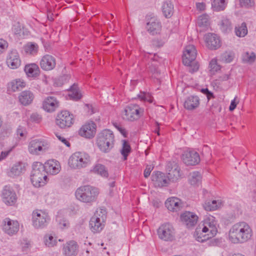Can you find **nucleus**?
<instances>
[{
    "instance_id": "obj_1",
    "label": "nucleus",
    "mask_w": 256,
    "mask_h": 256,
    "mask_svg": "<svg viewBox=\"0 0 256 256\" xmlns=\"http://www.w3.org/2000/svg\"><path fill=\"white\" fill-rule=\"evenodd\" d=\"M252 231L246 222H237L232 226L229 232V238L234 244L243 243L250 238Z\"/></svg>"
},
{
    "instance_id": "obj_2",
    "label": "nucleus",
    "mask_w": 256,
    "mask_h": 256,
    "mask_svg": "<svg viewBox=\"0 0 256 256\" xmlns=\"http://www.w3.org/2000/svg\"><path fill=\"white\" fill-rule=\"evenodd\" d=\"M98 194L99 191L98 188L88 185L79 187L75 192L76 198L81 202L86 204L94 202Z\"/></svg>"
},
{
    "instance_id": "obj_3",
    "label": "nucleus",
    "mask_w": 256,
    "mask_h": 256,
    "mask_svg": "<svg viewBox=\"0 0 256 256\" xmlns=\"http://www.w3.org/2000/svg\"><path fill=\"white\" fill-rule=\"evenodd\" d=\"M196 50L194 45L186 46L183 51L182 63L188 67V71L191 73L198 71L199 68V64L196 60Z\"/></svg>"
},
{
    "instance_id": "obj_4",
    "label": "nucleus",
    "mask_w": 256,
    "mask_h": 256,
    "mask_svg": "<svg viewBox=\"0 0 256 256\" xmlns=\"http://www.w3.org/2000/svg\"><path fill=\"white\" fill-rule=\"evenodd\" d=\"M30 180L34 187L44 186L47 182V176L44 164L40 162H35L32 164Z\"/></svg>"
},
{
    "instance_id": "obj_5",
    "label": "nucleus",
    "mask_w": 256,
    "mask_h": 256,
    "mask_svg": "<svg viewBox=\"0 0 256 256\" xmlns=\"http://www.w3.org/2000/svg\"><path fill=\"white\" fill-rule=\"evenodd\" d=\"M91 162L88 154L82 152H76L68 160V165L72 169L80 170L86 167Z\"/></svg>"
},
{
    "instance_id": "obj_6",
    "label": "nucleus",
    "mask_w": 256,
    "mask_h": 256,
    "mask_svg": "<svg viewBox=\"0 0 256 256\" xmlns=\"http://www.w3.org/2000/svg\"><path fill=\"white\" fill-rule=\"evenodd\" d=\"M96 143L101 151L104 152H108L114 146V134L108 130H102L98 136Z\"/></svg>"
},
{
    "instance_id": "obj_7",
    "label": "nucleus",
    "mask_w": 256,
    "mask_h": 256,
    "mask_svg": "<svg viewBox=\"0 0 256 256\" xmlns=\"http://www.w3.org/2000/svg\"><path fill=\"white\" fill-rule=\"evenodd\" d=\"M106 216V210L102 209L98 210L90 221V227L94 232H99L104 228Z\"/></svg>"
},
{
    "instance_id": "obj_8",
    "label": "nucleus",
    "mask_w": 256,
    "mask_h": 256,
    "mask_svg": "<svg viewBox=\"0 0 256 256\" xmlns=\"http://www.w3.org/2000/svg\"><path fill=\"white\" fill-rule=\"evenodd\" d=\"M144 112V108H140L139 106L130 104L126 107L122 113V116L125 120L134 122L140 118Z\"/></svg>"
},
{
    "instance_id": "obj_9",
    "label": "nucleus",
    "mask_w": 256,
    "mask_h": 256,
    "mask_svg": "<svg viewBox=\"0 0 256 256\" xmlns=\"http://www.w3.org/2000/svg\"><path fill=\"white\" fill-rule=\"evenodd\" d=\"M48 148L49 144L46 141L35 139L30 142L28 149L31 154L39 155L45 152Z\"/></svg>"
},
{
    "instance_id": "obj_10",
    "label": "nucleus",
    "mask_w": 256,
    "mask_h": 256,
    "mask_svg": "<svg viewBox=\"0 0 256 256\" xmlns=\"http://www.w3.org/2000/svg\"><path fill=\"white\" fill-rule=\"evenodd\" d=\"M49 220L48 214L41 210H36L32 212V226L36 228H44L48 224Z\"/></svg>"
},
{
    "instance_id": "obj_11",
    "label": "nucleus",
    "mask_w": 256,
    "mask_h": 256,
    "mask_svg": "<svg viewBox=\"0 0 256 256\" xmlns=\"http://www.w3.org/2000/svg\"><path fill=\"white\" fill-rule=\"evenodd\" d=\"M1 227L4 234L9 236H13L18 232L20 224L18 220L6 218L2 220Z\"/></svg>"
},
{
    "instance_id": "obj_12",
    "label": "nucleus",
    "mask_w": 256,
    "mask_h": 256,
    "mask_svg": "<svg viewBox=\"0 0 256 256\" xmlns=\"http://www.w3.org/2000/svg\"><path fill=\"white\" fill-rule=\"evenodd\" d=\"M74 122L73 115L67 110H62L57 114L56 122L61 128L70 127Z\"/></svg>"
},
{
    "instance_id": "obj_13",
    "label": "nucleus",
    "mask_w": 256,
    "mask_h": 256,
    "mask_svg": "<svg viewBox=\"0 0 256 256\" xmlns=\"http://www.w3.org/2000/svg\"><path fill=\"white\" fill-rule=\"evenodd\" d=\"M158 238L165 241H172L174 238V228L173 226L166 223L162 224L157 230Z\"/></svg>"
},
{
    "instance_id": "obj_14",
    "label": "nucleus",
    "mask_w": 256,
    "mask_h": 256,
    "mask_svg": "<svg viewBox=\"0 0 256 256\" xmlns=\"http://www.w3.org/2000/svg\"><path fill=\"white\" fill-rule=\"evenodd\" d=\"M202 225V229L206 230L210 235V236L214 237L218 232L216 225L217 222L214 216L209 215L204 218V220L199 224Z\"/></svg>"
},
{
    "instance_id": "obj_15",
    "label": "nucleus",
    "mask_w": 256,
    "mask_h": 256,
    "mask_svg": "<svg viewBox=\"0 0 256 256\" xmlns=\"http://www.w3.org/2000/svg\"><path fill=\"white\" fill-rule=\"evenodd\" d=\"M60 106V102L54 96H48L44 98L42 102V109L48 112H55Z\"/></svg>"
},
{
    "instance_id": "obj_16",
    "label": "nucleus",
    "mask_w": 256,
    "mask_h": 256,
    "mask_svg": "<svg viewBox=\"0 0 256 256\" xmlns=\"http://www.w3.org/2000/svg\"><path fill=\"white\" fill-rule=\"evenodd\" d=\"M180 218L186 228H193L196 224L198 217L194 212L186 211L180 214Z\"/></svg>"
},
{
    "instance_id": "obj_17",
    "label": "nucleus",
    "mask_w": 256,
    "mask_h": 256,
    "mask_svg": "<svg viewBox=\"0 0 256 256\" xmlns=\"http://www.w3.org/2000/svg\"><path fill=\"white\" fill-rule=\"evenodd\" d=\"M182 160L187 166H194L200 162L198 154L194 151L184 152L182 155Z\"/></svg>"
},
{
    "instance_id": "obj_18",
    "label": "nucleus",
    "mask_w": 256,
    "mask_h": 256,
    "mask_svg": "<svg viewBox=\"0 0 256 256\" xmlns=\"http://www.w3.org/2000/svg\"><path fill=\"white\" fill-rule=\"evenodd\" d=\"M2 198L4 202L6 205L13 206L17 200V196L12 188L6 186L2 190Z\"/></svg>"
},
{
    "instance_id": "obj_19",
    "label": "nucleus",
    "mask_w": 256,
    "mask_h": 256,
    "mask_svg": "<svg viewBox=\"0 0 256 256\" xmlns=\"http://www.w3.org/2000/svg\"><path fill=\"white\" fill-rule=\"evenodd\" d=\"M162 28L160 22L154 17H152L148 20L146 26L148 32L153 36L160 34Z\"/></svg>"
},
{
    "instance_id": "obj_20",
    "label": "nucleus",
    "mask_w": 256,
    "mask_h": 256,
    "mask_svg": "<svg viewBox=\"0 0 256 256\" xmlns=\"http://www.w3.org/2000/svg\"><path fill=\"white\" fill-rule=\"evenodd\" d=\"M96 125L93 122H88L83 125L78 131L79 134L86 138H93L96 133Z\"/></svg>"
},
{
    "instance_id": "obj_21",
    "label": "nucleus",
    "mask_w": 256,
    "mask_h": 256,
    "mask_svg": "<svg viewBox=\"0 0 256 256\" xmlns=\"http://www.w3.org/2000/svg\"><path fill=\"white\" fill-rule=\"evenodd\" d=\"M6 62L11 69H16L20 66L21 60L16 50H12L8 54Z\"/></svg>"
},
{
    "instance_id": "obj_22",
    "label": "nucleus",
    "mask_w": 256,
    "mask_h": 256,
    "mask_svg": "<svg viewBox=\"0 0 256 256\" xmlns=\"http://www.w3.org/2000/svg\"><path fill=\"white\" fill-rule=\"evenodd\" d=\"M44 166L46 173L52 175L57 174L60 172L61 170L60 162L54 160H48Z\"/></svg>"
},
{
    "instance_id": "obj_23",
    "label": "nucleus",
    "mask_w": 256,
    "mask_h": 256,
    "mask_svg": "<svg viewBox=\"0 0 256 256\" xmlns=\"http://www.w3.org/2000/svg\"><path fill=\"white\" fill-rule=\"evenodd\" d=\"M56 65V61L55 58L50 54L44 56L40 61L41 68L45 70H50L54 69Z\"/></svg>"
},
{
    "instance_id": "obj_24",
    "label": "nucleus",
    "mask_w": 256,
    "mask_h": 256,
    "mask_svg": "<svg viewBox=\"0 0 256 256\" xmlns=\"http://www.w3.org/2000/svg\"><path fill=\"white\" fill-rule=\"evenodd\" d=\"M78 252V246L74 240H70L64 244L62 252L64 256H76Z\"/></svg>"
},
{
    "instance_id": "obj_25",
    "label": "nucleus",
    "mask_w": 256,
    "mask_h": 256,
    "mask_svg": "<svg viewBox=\"0 0 256 256\" xmlns=\"http://www.w3.org/2000/svg\"><path fill=\"white\" fill-rule=\"evenodd\" d=\"M152 180L154 186L159 188L166 186L168 182L164 174L160 172H154L152 176Z\"/></svg>"
},
{
    "instance_id": "obj_26",
    "label": "nucleus",
    "mask_w": 256,
    "mask_h": 256,
    "mask_svg": "<svg viewBox=\"0 0 256 256\" xmlns=\"http://www.w3.org/2000/svg\"><path fill=\"white\" fill-rule=\"evenodd\" d=\"M205 40L208 48L211 50H216L220 46L219 37L214 34H208L205 36Z\"/></svg>"
},
{
    "instance_id": "obj_27",
    "label": "nucleus",
    "mask_w": 256,
    "mask_h": 256,
    "mask_svg": "<svg viewBox=\"0 0 256 256\" xmlns=\"http://www.w3.org/2000/svg\"><path fill=\"white\" fill-rule=\"evenodd\" d=\"M202 229V225L198 224L194 233V238L198 242H203L212 238L210 236V234L206 230L204 231Z\"/></svg>"
},
{
    "instance_id": "obj_28",
    "label": "nucleus",
    "mask_w": 256,
    "mask_h": 256,
    "mask_svg": "<svg viewBox=\"0 0 256 256\" xmlns=\"http://www.w3.org/2000/svg\"><path fill=\"white\" fill-rule=\"evenodd\" d=\"M25 171V164L21 162H18L14 164L10 168L8 172V175L10 177L14 178L21 175Z\"/></svg>"
},
{
    "instance_id": "obj_29",
    "label": "nucleus",
    "mask_w": 256,
    "mask_h": 256,
    "mask_svg": "<svg viewBox=\"0 0 256 256\" xmlns=\"http://www.w3.org/2000/svg\"><path fill=\"white\" fill-rule=\"evenodd\" d=\"M200 98L196 96H188L184 102V107L188 110H192L196 109L200 105Z\"/></svg>"
},
{
    "instance_id": "obj_30",
    "label": "nucleus",
    "mask_w": 256,
    "mask_h": 256,
    "mask_svg": "<svg viewBox=\"0 0 256 256\" xmlns=\"http://www.w3.org/2000/svg\"><path fill=\"white\" fill-rule=\"evenodd\" d=\"M34 98V94L30 90H24L20 93L18 96V100L22 104L26 106L32 102Z\"/></svg>"
},
{
    "instance_id": "obj_31",
    "label": "nucleus",
    "mask_w": 256,
    "mask_h": 256,
    "mask_svg": "<svg viewBox=\"0 0 256 256\" xmlns=\"http://www.w3.org/2000/svg\"><path fill=\"white\" fill-rule=\"evenodd\" d=\"M91 172L105 178H108L109 176L108 168L104 165L100 164H94Z\"/></svg>"
},
{
    "instance_id": "obj_32",
    "label": "nucleus",
    "mask_w": 256,
    "mask_h": 256,
    "mask_svg": "<svg viewBox=\"0 0 256 256\" xmlns=\"http://www.w3.org/2000/svg\"><path fill=\"white\" fill-rule=\"evenodd\" d=\"M24 72L29 77H36L39 74L40 69L37 64H30L25 66Z\"/></svg>"
},
{
    "instance_id": "obj_33",
    "label": "nucleus",
    "mask_w": 256,
    "mask_h": 256,
    "mask_svg": "<svg viewBox=\"0 0 256 256\" xmlns=\"http://www.w3.org/2000/svg\"><path fill=\"white\" fill-rule=\"evenodd\" d=\"M222 202L220 200H206L203 204V207L206 211H212L220 207Z\"/></svg>"
},
{
    "instance_id": "obj_34",
    "label": "nucleus",
    "mask_w": 256,
    "mask_h": 256,
    "mask_svg": "<svg viewBox=\"0 0 256 256\" xmlns=\"http://www.w3.org/2000/svg\"><path fill=\"white\" fill-rule=\"evenodd\" d=\"M26 86L25 82L20 79H16L11 82L10 84L9 88L12 92L20 90L24 88Z\"/></svg>"
},
{
    "instance_id": "obj_35",
    "label": "nucleus",
    "mask_w": 256,
    "mask_h": 256,
    "mask_svg": "<svg viewBox=\"0 0 256 256\" xmlns=\"http://www.w3.org/2000/svg\"><path fill=\"white\" fill-rule=\"evenodd\" d=\"M202 180V176L198 172H194L190 174L189 182L191 185L198 186Z\"/></svg>"
},
{
    "instance_id": "obj_36",
    "label": "nucleus",
    "mask_w": 256,
    "mask_h": 256,
    "mask_svg": "<svg viewBox=\"0 0 256 256\" xmlns=\"http://www.w3.org/2000/svg\"><path fill=\"white\" fill-rule=\"evenodd\" d=\"M162 10L166 18L170 17L174 12V6L172 2H164L162 6Z\"/></svg>"
},
{
    "instance_id": "obj_37",
    "label": "nucleus",
    "mask_w": 256,
    "mask_h": 256,
    "mask_svg": "<svg viewBox=\"0 0 256 256\" xmlns=\"http://www.w3.org/2000/svg\"><path fill=\"white\" fill-rule=\"evenodd\" d=\"M38 50V45L35 43L29 42L24 46V50L27 54L35 55Z\"/></svg>"
},
{
    "instance_id": "obj_38",
    "label": "nucleus",
    "mask_w": 256,
    "mask_h": 256,
    "mask_svg": "<svg viewBox=\"0 0 256 256\" xmlns=\"http://www.w3.org/2000/svg\"><path fill=\"white\" fill-rule=\"evenodd\" d=\"M226 4V0H213L212 2L214 10L217 12L223 10L225 8Z\"/></svg>"
},
{
    "instance_id": "obj_39",
    "label": "nucleus",
    "mask_w": 256,
    "mask_h": 256,
    "mask_svg": "<svg viewBox=\"0 0 256 256\" xmlns=\"http://www.w3.org/2000/svg\"><path fill=\"white\" fill-rule=\"evenodd\" d=\"M68 96L72 100H80L82 96L78 86L75 84L71 87Z\"/></svg>"
},
{
    "instance_id": "obj_40",
    "label": "nucleus",
    "mask_w": 256,
    "mask_h": 256,
    "mask_svg": "<svg viewBox=\"0 0 256 256\" xmlns=\"http://www.w3.org/2000/svg\"><path fill=\"white\" fill-rule=\"evenodd\" d=\"M234 32L236 34L238 37H244L248 34L246 24L242 22L240 26L235 27Z\"/></svg>"
},
{
    "instance_id": "obj_41",
    "label": "nucleus",
    "mask_w": 256,
    "mask_h": 256,
    "mask_svg": "<svg viewBox=\"0 0 256 256\" xmlns=\"http://www.w3.org/2000/svg\"><path fill=\"white\" fill-rule=\"evenodd\" d=\"M131 150V148L128 142L126 140H122V147L120 150V153L124 156V160H127V157Z\"/></svg>"
},
{
    "instance_id": "obj_42",
    "label": "nucleus",
    "mask_w": 256,
    "mask_h": 256,
    "mask_svg": "<svg viewBox=\"0 0 256 256\" xmlns=\"http://www.w3.org/2000/svg\"><path fill=\"white\" fill-rule=\"evenodd\" d=\"M220 28L224 32H228L232 29L231 23L226 18H222L220 22Z\"/></svg>"
},
{
    "instance_id": "obj_43",
    "label": "nucleus",
    "mask_w": 256,
    "mask_h": 256,
    "mask_svg": "<svg viewBox=\"0 0 256 256\" xmlns=\"http://www.w3.org/2000/svg\"><path fill=\"white\" fill-rule=\"evenodd\" d=\"M165 206L169 211L174 212L176 208V198L172 196L168 198L165 202Z\"/></svg>"
},
{
    "instance_id": "obj_44",
    "label": "nucleus",
    "mask_w": 256,
    "mask_h": 256,
    "mask_svg": "<svg viewBox=\"0 0 256 256\" xmlns=\"http://www.w3.org/2000/svg\"><path fill=\"white\" fill-rule=\"evenodd\" d=\"M44 242L45 244L48 247H53L56 244L57 242L51 235H46L44 237Z\"/></svg>"
},
{
    "instance_id": "obj_45",
    "label": "nucleus",
    "mask_w": 256,
    "mask_h": 256,
    "mask_svg": "<svg viewBox=\"0 0 256 256\" xmlns=\"http://www.w3.org/2000/svg\"><path fill=\"white\" fill-rule=\"evenodd\" d=\"M242 60L246 62L252 63L256 59V55L254 53L252 52H245L242 56Z\"/></svg>"
},
{
    "instance_id": "obj_46",
    "label": "nucleus",
    "mask_w": 256,
    "mask_h": 256,
    "mask_svg": "<svg viewBox=\"0 0 256 256\" xmlns=\"http://www.w3.org/2000/svg\"><path fill=\"white\" fill-rule=\"evenodd\" d=\"M209 24L208 16L203 14L200 16L198 20V24L200 26H206Z\"/></svg>"
},
{
    "instance_id": "obj_47",
    "label": "nucleus",
    "mask_w": 256,
    "mask_h": 256,
    "mask_svg": "<svg viewBox=\"0 0 256 256\" xmlns=\"http://www.w3.org/2000/svg\"><path fill=\"white\" fill-rule=\"evenodd\" d=\"M138 97L141 100L144 102H148L149 103H152L153 102V98L149 93L140 92L138 95Z\"/></svg>"
},
{
    "instance_id": "obj_48",
    "label": "nucleus",
    "mask_w": 256,
    "mask_h": 256,
    "mask_svg": "<svg viewBox=\"0 0 256 256\" xmlns=\"http://www.w3.org/2000/svg\"><path fill=\"white\" fill-rule=\"evenodd\" d=\"M240 4L242 7L250 8L254 6V0H240Z\"/></svg>"
},
{
    "instance_id": "obj_49",
    "label": "nucleus",
    "mask_w": 256,
    "mask_h": 256,
    "mask_svg": "<svg viewBox=\"0 0 256 256\" xmlns=\"http://www.w3.org/2000/svg\"><path fill=\"white\" fill-rule=\"evenodd\" d=\"M222 58L226 62H230L234 58V54L231 52H226L222 55Z\"/></svg>"
},
{
    "instance_id": "obj_50",
    "label": "nucleus",
    "mask_w": 256,
    "mask_h": 256,
    "mask_svg": "<svg viewBox=\"0 0 256 256\" xmlns=\"http://www.w3.org/2000/svg\"><path fill=\"white\" fill-rule=\"evenodd\" d=\"M210 67L212 73L214 74L220 70V66L218 65L215 60H212L210 63Z\"/></svg>"
},
{
    "instance_id": "obj_51",
    "label": "nucleus",
    "mask_w": 256,
    "mask_h": 256,
    "mask_svg": "<svg viewBox=\"0 0 256 256\" xmlns=\"http://www.w3.org/2000/svg\"><path fill=\"white\" fill-rule=\"evenodd\" d=\"M42 120V116L37 113H32L30 118V120L32 122L38 123Z\"/></svg>"
},
{
    "instance_id": "obj_52",
    "label": "nucleus",
    "mask_w": 256,
    "mask_h": 256,
    "mask_svg": "<svg viewBox=\"0 0 256 256\" xmlns=\"http://www.w3.org/2000/svg\"><path fill=\"white\" fill-rule=\"evenodd\" d=\"M8 44L5 40L0 38V54H2L8 48Z\"/></svg>"
},
{
    "instance_id": "obj_53",
    "label": "nucleus",
    "mask_w": 256,
    "mask_h": 256,
    "mask_svg": "<svg viewBox=\"0 0 256 256\" xmlns=\"http://www.w3.org/2000/svg\"><path fill=\"white\" fill-rule=\"evenodd\" d=\"M20 244L22 251L25 252L27 250L28 248L30 246V242L28 241L27 240H23L21 242Z\"/></svg>"
},
{
    "instance_id": "obj_54",
    "label": "nucleus",
    "mask_w": 256,
    "mask_h": 256,
    "mask_svg": "<svg viewBox=\"0 0 256 256\" xmlns=\"http://www.w3.org/2000/svg\"><path fill=\"white\" fill-rule=\"evenodd\" d=\"M58 224L60 228L62 229L68 228L70 226L68 222L64 219L60 220Z\"/></svg>"
},
{
    "instance_id": "obj_55",
    "label": "nucleus",
    "mask_w": 256,
    "mask_h": 256,
    "mask_svg": "<svg viewBox=\"0 0 256 256\" xmlns=\"http://www.w3.org/2000/svg\"><path fill=\"white\" fill-rule=\"evenodd\" d=\"M153 168L154 166L152 165H148L144 171V176L146 178H148L150 176V172Z\"/></svg>"
},
{
    "instance_id": "obj_56",
    "label": "nucleus",
    "mask_w": 256,
    "mask_h": 256,
    "mask_svg": "<svg viewBox=\"0 0 256 256\" xmlns=\"http://www.w3.org/2000/svg\"><path fill=\"white\" fill-rule=\"evenodd\" d=\"M58 139L67 146H70V143L64 136L56 135Z\"/></svg>"
},
{
    "instance_id": "obj_57",
    "label": "nucleus",
    "mask_w": 256,
    "mask_h": 256,
    "mask_svg": "<svg viewBox=\"0 0 256 256\" xmlns=\"http://www.w3.org/2000/svg\"><path fill=\"white\" fill-rule=\"evenodd\" d=\"M25 130L24 128L22 126H19L17 130V134L18 136H20V137L22 138L24 136L25 134Z\"/></svg>"
},
{
    "instance_id": "obj_58",
    "label": "nucleus",
    "mask_w": 256,
    "mask_h": 256,
    "mask_svg": "<svg viewBox=\"0 0 256 256\" xmlns=\"http://www.w3.org/2000/svg\"><path fill=\"white\" fill-rule=\"evenodd\" d=\"M236 98H235L232 100L229 110L230 111L234 110L236 106Z\"/></svg>"
},
{
    "instance_id": "obj_59",
    "label": "nucleus",
    "mask_w": 256,
    "mask_h": 256,
    "mask_svg": "<svg viewBox=\"0 0 256 256\" xmlns=\"http://www.w3.org/2000/svg\"><path fill=\"white\" fill-rule=\"evenodd\" d=\"M196 6L198 10L202 11L204 10L206 4L204 2H198L196 3Z\"/></svg>"
},
{
    "instance_id": "obj_60",
    "label": "nucleus",
    "mask_w": 256,
    "mask_h": 256,
    "mask_svg": "<svg viewBox=\"0 0 256 256\" xmlns=\"http://www.w3.org/2000/svg\"><path fill=\"white\" fill-rule=\"evenodd\" d=\"M116 128H117L118 130L120 132L124 137H126L127 132H126V130L124 128H123L121 126H116Z\"/></svg>"
},
{
    "instance_id": "obj_61",
    "label": "nucleus",
    "mask_w": 256,
    "mask_h": 256,
    "mask_svg": "<svg viewBox=\"0 0 256 256\" xmlns=\"http://www.w3.org/2000/svg\"><path fill=\"white\" fill-rule=\"evenodd\" d=\"M10 150L2 152L0 156V161L4 159L9 154Z\"/></svg>"
},
{
    "instance_id": "obj_62",
    "label": "nucleus",
    "mask_w": 256,
    "mask_h": 256,
    "mask_svg": "<svg viewBox=\"0 0 256 256\" xmlns=\"http://www.w3.org/2000/svg\"><path fill=\"white\" fill-rule=\"evenodd\" d=\"M86 110H88V112L89 114H92L94 113V110L91 105H90L88 104H86Z\"/></svg>"
},
{
    "instance_id": "obj_63",
    "label": "nucleus",
    "mask_w": 256,
    "mask_h": 256,
    "mask_svg": "<svg viewBox=\"0 0 256 256\" xmlns=\"http://www.w3.org/2000/svg\"><path fill=\"white\" fill-rule=\"evenodd\" d=\"M150 70L154 74H156V77L158 76V74H159V72L156 66H154V68H150Z\"/></svg>"
},
{
    "instance_id": "obj_64",
    "label": "nucleus",
    "mask_w": 256,
    "mask_h": 256,
    "mask_svg": "<svg viewBox=\"0 0 256 256\" xmlns=\"http://www.w3.org/2000/svg\"><path fill=\"white\" fill-rule=\"evenodd\" d=\"M252 200L254 202H256V189L255 190H254V192H252Z\"/></svg>"
}]
</instances>
